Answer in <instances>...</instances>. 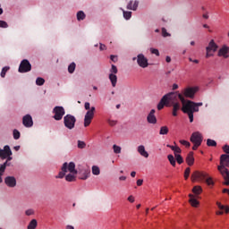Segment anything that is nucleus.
<instances>
[{
  "mask_svg": "<svg viewBox=\"0 0 229 229\" xmlns=\"http://www.w3.org/2000/svg\"><path fill=\"white\" fill-rule=\"evenodd\" d=\"M178 98V92H169L163 96L159 103L157 104V110H162L165 106H173V115L176 117L178 115V110H182L180 102H176Z\"/></svg>",
  "mask_w": 229,
  "mask_h": 229,
  "instance_id": "1",
  "label": "nucleus"
},
{
  "mask_svg": "<svg viewBox=\"0 0 229 229\" xmlns=\"http://www.w3.org/2000/svg\"><path fill=\"white\" fill-rule=\"evenodd\" d=\"M178 98L182 105V112L187 114L190 123H194V112H199V106H203V102L196 103L192 100H187L182 93H178Z\"/></svg>",
  "mask_w": 229,
  "mask_h": 229,
  "instance_id": "2",
  "label": "nucleus"
},
{
  "mask_svg": "<svg viewBox=\"0 0 229 229\" xmlns=\"http://www.w3.org/2000/svg\"><path fill=\"white\" fill-rule=\"evenodd\" d=\"M69 173L78 174L79 180H88V178H90V169L83 165H79L76 169L74 162L69 163Z\"/></svg>",
  "mask_w": 229,
  "mask_h": 229,
  "instance_id": "3",
  "label": "nucleus"
},
{
  "mask_svg": "<svg viewBox=\"0 0 229 229\" xmlns=\"http://www.w3.org/2000/svg\"><path fill=\"white\" fill-rule=\"evenodd\" d=\"M64 125L67 130H74V127L76 126V117L72 114L64 115Z\"/></svg>",
  "mask_w": 229,
  "mask_h": 229,
  "instance_id": "4",
  "label": "nucleus"
},
{
  "mask_svg": "<svg viewBox=\"0 0 229 229\" xmlns=\"http://www.w3.org/2000/svg\"><path fill=\"white\" fill-rule=\"evenodd\" d=\"M12 155H13V153L8 145H5L4 148H0V158L2 160L6 159L8 162H10L13 158L12 157Z\"/></svg>",
  "mask_w": 229,
  "mask_h": 229,
  "instance_id": "5",
  "label": "nucleus"
},
{
  "mask_svg": "<svg viewBox=\"0 0 229 229\" xmlns=\"http://www.w3.org/2000/svg\"><path fill=\"white\" fill-rule=\"evenodd\" d=\"M52 114H54L53 118L55 121H62L65 115V108H64V106H56L54 107Z\"/></svg>",
  "mask_w": 229,
  "mask_h": 229,
  "instance_id": "6",
  "label": "nucleus"
},
{
  "mask_svg": "<svg viewBox=\"0 0 229 229\" xmlns=\"http://www.w3.org/2000/svg\"><path fill=\"white\" fill-rule=\"evenodd\" d=\"M198 90H199V88L198 87H188L182 90V96L189 98L190 99H194V96H196Z\"/></svg>",
  "mask_w": 229,
  "mask_h": 229,
  "instance_id": "7",
  "label": "nucleus"
},
{
  "mask_svg": "<svg viewBox=\"0 0 229 229\" xmlns=\"http://www.w3.org/2000/svg\"><path fill=\"white\" fill-rule=\"evenodd\" d=\"M133 62L137 60V64L141 69H146L149 65V63H148V58L143 54H139L137 57L132 58Z\"/></svg>",
  "mask_w": 229,
  "mask_h": 229,
  "instance_id": "8",
  "label": "nucleus"
},
{
  "mask_svg": "<svg viewBox=\"0 0 229 229\" xmlns=\"http://www.w3.org/2000/svg\"><path fill=\"white\" fill-rule=\"evenodd\" d=\"M96 112V107L91 106V108L87 111L85 116H84V127L87 128L88 126H90V123H92V119H94V113Z\"/></svg>",
  "mask_w": 229,
  "mask_h": 229,
  "instance_id": "9",
  "label": "nucleus"
},
{
  "mask_svg": "<svg viewBox=\"0 0 229 229\" xmlns=\"http://www.w3.org/2000/svg\"><path fill=\"white\" fill-rule=\"evenodd\" d=\"M190 140L192 144H196V146H201L203 142V134L199 131H195L191 134Z\"/></svg>",
  "mask_w": 229,
  "mask_h": 229,
  "instance_id": "10",
  "label": "nucleus"
},
{
  "mask_svg": "<svg viewBox=\"0 0 229 229\" xmlns=\"http://www.w3.org/2000/svg\"><path fill=\"white\" fill-rule=\"evenodd\" d=\"M6 187H9V189H15L17 187V178L13 175H8L4 180Z\"/></svg>",
  "mask_w": 229,
  "mask_h": 229,
  "instance_id": "11",
  "label": "nucleus"
},
{
  "mask_svg": "<svg viewBox=\"0 0 229 229\" xmlns=\"http://www.w3.org/2000/svg\"><path fill=\"white\" fill-rule=\"evenodd\" d=\"M31 71V64L28 59H23L19 66V72H30Z\"/></svg>",
  "mask_w": 229,
  "mask_h": 229,
  "instance_id": "12",
  "label": "nucleus"
},
{
  "mask_svg": "<svg viewBox=\"0 0 229 229\" xmlns=\"http://www.w3.org/2000/svg\"><path fill=\"white\" fill-rule=\"evenodd\" d=\"M226 167H229V155L223 154L220 157V165L217 166V169H228Z\"/></svg>",
  "mask_w": 229,
  "mask_h": 229,
  "instance_id": "13",
  "label": "nucleus"
},
{
  "mask_svg": "<svg viewBox=\"0 0 229 229\" xmlns=\"http://www.w3.org/2000/svg\"><path fill=\"white\" fill-rule=\"evenodd\" d=\"M207 176H208V174L196 171L191 174V180L192 182H197V180L203 182V180H206Z\"/></svg>",
  "mask_w": 229,
  "mask_h": 229,
  "instance_id": "14",
  "label": "nucleus"
},
{
  "mask_svg": "<svg viewBox=\"0 0 229 229\" xmlns=\"http://www.w3.org/2000/svg\"><path fill=\"white\" fill-rule=\"evenodd\" d=\"M22 124L25 128H31L33 126V118L30 114H26L22 118Z\"/></svg>",
  "mask_w": 229,
  "mask_h": 229,
  "instance_id": "15",
  "label": "nucleus"
},
{
  "mask_svg": "<svg viewBox=\"0 0 229 229\" xmlns=\"http://www.w3.org/2000/svg\"><path fill=\"white\" fill-rule=\"evenodd\" d=\"M10 165H12V162L8 160L0 165V183H3V174H4L6 167H10Z\"/></svg>",
  "mask_w": 229,
  "mask_h": 229,
  "instance_id": "16",
  "label": "nucleus"
},
{
  "mask_svg": "<svg viewBox=\"0 0 229 229\" xmlns=\"http://www.w3.org/2000/svg\"><path fill=\"white\" fill-rule=\"evenodd\" d=\"M69 173V163L65 162L63 164L62 171L55 176V178H64L65 174Z\"/></svg>",
  "mask_w": 229,
  "mask_h": 229,
  "instance_id": "17",
  "label": "nucleus"
},
{
  "mask_svg": "<svg viewBox=\"0 0 229 229\" xmlns=\"http://www.w3.org/2000/svg\"><path fill=\"white\" fill-rule=\"evenodd\" d=\"M220 174H222L225 182L224 185H229V171L228 169H218Z\"/></svg>",
  "mask_w": 229,
  "mask_h": 229,
  "instance_id": "18",
  "label": "nucleus"
},
{
  "mask_svg": "<svg viewBox=\"0 0 229 229\" xmlns=\"http://www.w3.org/2000/svg\"><path fill=\"white\" fill-rule=\"evenodd\" d=\"M155 109L150 110L147 116V121L149 124H157V116H155Z\"/></svg>",
  "mask_w": 229,
  "mask_h": 229,
  "instance_id": "19",
  "label": "nucleus"
},
{
  "mask_svg": "<svg viewBox=\"0 0 229 229\" xmlns=\"http://www.w3.org/2000/svg\"><path fill=\"white\" fill-rule=\"evenodd\" d=\"M218 47H219L217 46V44H216V41H214V39H211L210 42L208 43V46L206 47V51H213V53H216Z\"/></svg>",
  "mask_w": 229,
  "mask_h": 229,
  "instance_id": "20",
  "label": "nucleus"
},
{
  "mask_svg": "<svg viewBox=\"0 0 229 229\" xmlns=\"http://www.w3.org/2000/svg\"><path fill=\"white\" fill-rule=\"evenodd\" d=\"M229 47L227 46H223L218 50V56H223L224 58H228Z\"/></svg>",
  "mask_w": 229,
  "mask_h": 229,
  "instance_id": "21",
  "label": "nucleus"
},
{
  "mask_svg": "<svg viewBox=\"0 0 229 229\" xmlns=\"http://www.w3.org/2000/svg\"><path fill=\"white\" fill-rule=\"evenodd\" d=\"M137 151L141 157H144V158H148L149 157V154L146 151V147H144V145L138 146Z\"/></svg>",
  "mask_w": 229,
  "mask_h": 229,
  "instance_id": "22",
  "label": "nucleus"
},
{
  "mask_svg": "<svg viewBox=\"0 0 229 229\" xmlns=\"http://www.w3.org/2000/svg\"><path fill=\"white\" fill-rule=\"evenodd\" d=\"M137 8H139V1L135 0L130 1L127 4V10H132L133 12L137 11Z\"/></svg>",
  "mask_w": 229,
  "mask_h": 229,
  "instance_id": "23",
  "label": "nucleus"
},
{
  "mask_svg": "<svg viewBox=\"0 0 229 229\" xmlns=\"http://www.w3.org/2000/svg\"><path fill=\"white\" fill-rule=\"evenodd\" d=\"M186 163L188 165H194V152H190L188 156L186 157Z\"/></svg>",
  "mask_w": 229,
  "mask_h": 229,
  "instance_id": "24",
  "label": "nucleus"
},
{
  "mask_svg": "<svg viewBox=\"0 0 229 229\" xmlns=\"http://www.w3.org/2000/svg\"><path fill=\"white\" fill-rule=\"evenodd\" d=\"M70 174L65 175L66 182H76V174L74 172H69Z\"/></svg>",
  "mask_w": 229,
  "mask_h": 229,
  "instance_id": "25",
  "label": "nucleus"
},
{
  "mask_svg": "<svg viewBox=\"0 0 229 229\" xmlns=\"http://www.w3.org/2000/svg\"><path fill=\"white\" fill-rule=\"evenodd\" d=\"M109 81L112 84V87H117V75L109 74Z\"/></svg>",
  "mask_w": 229,
  "mask_h": 229,
  "instance_id": "26",
  "label": "nucleus"
},
{
  "mask_svg": "<svg viewBox=\"0 0 229 229\" xmlns=\"http://www.w3.org/2000/svg\"><path fill=\"white\" fill-rule=\"evenodd\" d=\"M189 197L191 198L189 202L191 203V207H198V205H199V201L194 198V195L190 194Z\"/></svg>",
  "mask_w": 229,
  "mask_h": 229,
  "instance_id": "27",
  "label": "nucleus"
},
{
  "mask_svg": "<svg viewBox=\"0 0 229 229\" xmlns=\"http://www.w3.org/2000/svg\"><path fill=\"white\" fill-rule=\"evenodd\" d=\"M91 173L94 176H99L101 174V169H99V166L98 165H93L91 167Z\"/></svg>",
  "mask_w": 229,
  "mask_h": 229,
  "instance_id": "28",
  "label": "nucleus"
},
{
  "mask_svg": "<svg viewBox=\"0 0 229 229\" xmlns=\"http://www.w3.org/2000/svg\"><path fill=\"white\" fill-rule=\"evenodd\" d=\"M38 225V223L37 222V219H32L29 223L27 229H37Z\"/></svg>",
  "mask_w": 229,
  "mask_h": 229,
  "instance_id": "29",
  "label": "nucleus"
},
{
  "mask_svg": "<svg viewBox=\"0 0 229 229\" xmlns=\"http://www.w3.org/2000/svg\"><path fill=\"white\" fill-rule=\"evenodd\" d=\"M123 13V18L125 21H130L131 19V12L130 11H124V9L121 8Z\"/></svg>",
  "mask_w": 229,
  "mask_h": 229,
  "instance_id": "30",
  "label": "nucleus"
},
{
  "mask_svg": "<svg viewBox=\"0 0 229 229\" xmlns=\"http://www.w3.org/2000/svg\"><path fill=\"white\" fill-rule=\"evenodd\" d=\"M168 161L170 162L171 165H173V167L176 166V159L174 158V156L173 155H168L167 156Z\"/></svg>",
  "mask_w": 229,
  "mask_h": 229,
  "instance_id": "31",
  "label": "nucleus"
},
{
  "mask_svg": "<svg viewBox=\"0 0 229 229\" xmlns=\"http://www.w3.org/2000/svg\"><path fill=\"white\" fill-rule=\"evenodd\" d=\"M77 148L79 149H85L87 148V143L83 140H77Z\"/></svg>",
  "mask_w": 229,
  "mask_h": 229,
  "instance_id": "32",
  "label": "nucleus"
},
{
  "mask_svg": "<svg viewBox=\"0 0 229 229\" xmlns=\"http://www.w3.org/2000/svg\"><path fill=\"white\" fill-rule=\"evenodd\" d=\"M169 133V128L167 126H162L159 131V135H167Z\"/></svg>",
  "mask_w": 229,
  "mask_h": 229,
  "instance_id": "33",
  "label": "nucleus"
},
{
  "mask_svg": "<svg viewBox=\"0 0 229 229\" xmlns=\"http://www.w3.org/2000/svg\"><path fill=\"white\" fill-rule=\"evenodd\" d=\"M13 136L14 140H19L21 139V131H19L17 129H14L13 131Z\"/></svg>",
  "mask_w": 229,
  "mask_h": 229,
  "instance_id": "34",
  "label": "nucleus"
},
{
  "mask_svg": "<svg viewBox=\"0 0 229 229\" xmlns=\"http://www.w3.org/2000/svg\"><path fill=\"white\" fill-rule=\"evenodd\" d=\"M216 205H217L218 208H220V210H225V214L229 213L228 206H224L221 204V202H216Z\"/></svg>",
  "mask_w": 229,
  "mask_h": 229,
  "instance_id": "35",
  "label": "nucleus"
},
{
  "mask_svg": "<svg viewBox=\"0 0 229 229\" xmlns=\"http://www.w3.org/2000/svg\"><path fill=\"white\" fill-rule=\"evenodd\" d=\"M207 146L216 148L217 146V142L212 139H208L207 140Z\"/></svg>",
  "mask_w": 229,
  "mask_h": 229,
  "instance_id": "36",
  "label": "nucleus"
},
{
  "mask_svg": "<svg viewBox=\"0 0 229 229\" xmlns=\"http://www.w3.org/2000/svg\"><path fill=\"white\" fill-rule=\"evenodd\" d=\"M85 17H86V15L83 11H79L77 13V21H84Z\"/></svg>",
  "mask_w": 229,
  "mask_h": 229,
  "instance_id": "37",
  "label": "nucleus"
},
{
  "mask_svg": "<svg viewBox=\"0 0 229 229\" xmlns=\"http://www.w3.org/2000/svg\"><path fill=\"white\" fill-rule=\"evenodd\" d=\"M44 83H46V80H44V78L38 77L36 79V85H38V87H42V85H44Z\"/></svg>",
  "mask_w": 229,
  "mask_h": 229,
  "instance_id": "38",
  "label": "nucleus"
},
{
  "mask_svg": "<svg viewBox=\"0 0 229 229\" xmlns=\"http://www.w3.org/2000/svg\"><path fill=\"white\" fill-rule=\"evenodd\" d=\"M74 71H76V63H72L68 66V72H70V74H72V72H74Z\"/></svg>",
  "mask_w": 229,
  "mask_h": 229,
  "instance_id": "39",
  "label": "nucleus"
},
{
  "mask_svg": "<svg viewBox=\"0 0 229 229\" xmlns=\"http://www.w3.org/2000/svg\"><path fill=\"white\" fill-rule=\"evenodd\" d=\"M203 189L201 188V186H194L192 189V192L194 194H201Z\"/></svg>",
  "mask_w": 229,
  "mask_h": 229,
  "instance_id": "40",
  "label": "nucleus"
},
{
  "mask_svg": "<svg viewBox=\"0 0 229 229\" xmlns=\"http://www.w3.org/2000/svg\"><path fill=\"white\" fill-rule=\"evenodd\" d=\"M8 71H10V66L4 67L0 73L1 78H4V76H6V72H8Z\"/></svg>",
  "mask_w": 229,
  "mask_h": 229,
  "instance_id": "41",
  "label": "nucleus"
},
{
  "mask_svg": "<svg viewBox=\"0 0 229 229\" xmlns=\"http://www.w3.org/2000/svg\"><path fill=\"white\" fill-rule=\"evenodd\" d=\"M109 72H110L109 74L116 75L118 72L117 66H115V64H112L111 69L109 70Z\"/></svg>",
  "mask_w": 229,
  "mask_h": 229,
  "instance_id": "42",
  "label": "nucleus"
},
{
  "mask_svg": "<svg viewBox=\"0 0 229 229\" xmlns=\"http://www.w3.org/2000/svg\"><path fill=\"white\" fill-rule=\"evenodd\" d=\"M113 149H114V153H115V155H119L122 151V148L120 146L117 145H113Z\"/></svg>",
  "mask_w": 229,
  "mask_h": 229,
  "instance_id": "43",
  "label": "nucleus"
},
{
  "mask_svg": "<svg viewBox=\"0 0 229 229\" xmlns=\"http://www.w3.org/2000/svg\"><path fill=\"white\" fill-rule=\"evenodd\" d=\"M161 31L162 37H164L165 38L167 37H171V33L167 32V30L165 28H162Z\"/></svg>",
  "mask_w": 229,
  "mask_h": 229,
  "instance_id": "44",
  "label": "nucleus"
},
{
  "mask_svg": "<svg viewBox=\"0 0 229 229\" xmlns=\"http://www.w3.org/2000/svg\"><path fill=\"white\" fill-rule=\"evenodd\" d=\"M175 159L178 164H183V157H182V155L175 154Z\"/></svg>",
  "mask_w": 229,
  "mask_h": 229,
  "instance_id": "45",
  "label": "nucleus"
},
{
  "mask_svg": "<svg viewBox=\"0 0 229 229\" xmlns=\"http://www.w3.org/2000/svg\"><path fill=\"white\" fill-rule=\"evenodd\" d=\"M25 215L35 216V210L33 208H29V209L25 210Z\"/></svg>",
  "mask_w": 229,
  "mask_h": 229,
  "instance_id": "46",
  "label": "nucleus"
},
{
  "mask_svg": "<svg viewBox=\"0 0 229 229\" xmlns=\"http://www.w3.org/2000/svg\"><path fill=\"white\" fill-rule=\"evenodd\" d=\"M180 144H182V146H185L186 148H191V142L185 140H181Z\"/></svg>",
  "mask_w": 229,
  "mask_h": 229,
  "instance_id": "47",
  "label": "nucleus"
},
{
  "mask_svg": "<svg viewBox=\"0 0 229 229\" xmlns=\"http://www.w3.org/2000/svg\"><path fill=\"white\" fill-rule=\"evenodd\" d=\"M150 53L156 55V56H160V52L157 48H150Z\"/></svg>",
  "mask_w": 229,
  "mask_h": 229,
  "instance_id": "48",
  "label": "nucleus"
},
{
  "mask_svg": "<svg viewBox=\"0 0 229 229\" xmlns=\"http://www.w3.org/2000/svg\"><path fill=\"white\" fill-rule=\"evenodd\" d=\"M189 174H191V168L187 167L184 171V178L185 180H188Z\"/></svg>",
  "mask_w": 229,
  "mask_h": 229,
  "instance_id": "49",
  "label": "nucleus"
},
{
  "mask_svg": "<svg viewBox=\"0 0 229 229\" xmlns=\"http://www.w3.org/2000/svg\"><path fill=\"white\" fill-rule=\"evenodd\" d=\"M206 183L208 185H214V181L212 180V177H206Z\"/></svg>",
  "mask_w": 229,
  "mask_h": 229,
  "instance_id": "50",
  "label": "nucleus"
},
{
  "mask_svg": "<svg viewBox=\"0 0 229 229\" xmlns=\"http://www.w3.org/2000/svg\"><path fill=\"white\" fill-rule=\"evenodd\" d=\"M174 157H176V155H178V153H182V148H180V147L176 146L174 150Z\"/></svg>",
  "mask_w": 229,
  "mask_h": 229,
  "instance_id": "51",
  "label": "nucleus"
},
{
  "mask_svg": "<svg viewBox=\"0 0 229 229\" xmlns=\"http://www.w3.org/2000/svg\"><path fill=\"white\" fill-rule=\"evenodd\" d=\"M0 28H8V23L0 20Z\"/></svg>",
  "mask_w": 229,
  "mask_h": 229,
  "instance_id": "52",
  "label": "nucleus"
},
{
  "mask_svg": "<svg viewBox=\"0 0 229 229\" xmlns=\"http://www.w3.org/2000/svg\"><path fill=\"white\" fill-rule=\"evenodd\" d=\"M99 50L100 51H106V45L103 43H99Z\"/></svg>",
  "mask_w": 229,
  "mask_h": 229,
  "instance_id": "53",
  "label": "nucleus"
},
{
  "mask_svg": "<svg viewBox=\"0 0 229 229\" xmlns=\"http://www.w3.org/2000/svg\"><path fill=\"white\" fill-rule=\"evenodd\" d=\"M223 150L225 151V153H226V155H229V145H225L223 147Z\"/></svg>",
  "mask_w": 229,
  "mask_h": 229,
  "instance_id": "54",
  "label": "nucleus"
},
{
  "mask_svg": "<svg viewBox=\"0 0 229 229\" xmlns=\"http://www.w3.org/2000/svg\"><path fill=\"white\" fill-rule=\"evenodd\" d=\"M127 199L130 203L135 202V197H133V195L129 196Z\"/></svg>",
  "mask_w": 229,
  "mask_h": 229,
  "instance_id": "55",
  "label": "nucleus"
},
{
  "mask_svg": "<svg viewBox=\"0 0 229 229\" xmlns=\"http://www.w3.org/2000/svg\"><path fill=\"white\" fill-rule=\"evenodd\" d=\"M108 124L110 126H115L117 124V121H114V120H109L108 121Z\"/></svg>",
  "mask_w": 229,
  "mask_h": 229,
  "instance_id": "56",
  "label": "nucleus"
},
{
  "mask_svg": "<svg viewBox=\"0 0 229 229\" xmlns=\"http://www.w3.org/2000/svg\"><path fill=\"white\" fill-rule=\"evenodd\" d=\"M84 108H85V110H90V108H92V107H90V103H89V102H86L85 104H84Z\"/></svg>",
  "mask_w": 229,
  "mask_h": 229,
  "instance_id": "57",
  "label": "nucleus"
},
{
  "mask_svg": "<svg viewBox=\"0 0 229 229\" xmlns=\"http://www.w3.org/2000/svg\"><path fill=\"white\" fill-rule=\"evenodd\" d=\"M110 59L112 60V62H117V55H110Z\"/></svg>",
  "mask_w": 229,
  "mask_h": 229,
  "instance_id": "58",
  "label": "nucleus"
},
{
  "mask_svg": "<svg viewBox=\"0 0 229 229\" xmlns=\"http://www.w3.org/2000/svg\"><path fill=\"white\" fill-rule=\"evenodd\" d=\"M210 56H214V54H212L210 51H207L206 58H210Z\"/></svg>",
  "mask_w": 229,
  "mask_h": 229,
  "instance_id": "59",
  "label": "nucleus"
},
{
  "mask_svg": "<svg viewBox=\"0 0 229 229\" xmlns=\"http://www.w3.org/2000/svg\"><path fill=\"white\" fill-rule=\"evenodd\" d=\"M142 183H144V181L142 179H140L137 181L138 187H140V185H142Z\"/></svg>",
  "mask_w": 229,
  "mask_h": 229,
  "instance_id": "60",
  "label": "nucleus"
},
{
  "mask_svg": "<svg viewBox=\"0 0 229 229\" xmlns=\"http://www.w3.org/2000/svg\"><path fill=\"white\" fill-rule=\"evenodd\" d=\"M165 62H166L167 64H171V56L167 55V56L165 57Z\"/></svg>",
  "mask_w": 229,
  "mask_h": 229,
  "instance_id": "61",
  "label": "nucleus"
},
{
  "mask_svg": "<svg viewBox=\"0 0 229 229\" xmlns=\"http://www.w3.org/2000/svg\"><path fill=\"white\" fill-rule=\"evenodd\" d=\"M167 148H170V149H172V151H174V149L176 148V146H173V145H166Z\"/></svg>",
  "mask_w": 229,
  "mask_h": 229,
  "instance_id": "62",
  "label": "nucleus"
},
{
  "mask_svg": "<svg viewBox=\"0 0 229 229\" xmlns=\"http://www.w3.org/2000/svg\"><path fill=\"white\" fill-rule=\"evenodd\" d=\"M199 146H201V145L193 144L192 149H193L194 151H196V149H198V148H199Z\"/></svg>",
  "mask_w": 229,
  "mask_h": 229,
  "instance_id": "63",
  "label": "nucleus"
},
{
  "mask_svg": "<svg viewBox=\"0 0 229 229\" xmlns=\"http://www.w3.org/2000/svg\"><path fill=\"white\" fill-rule=\"evenodd\" d=\"M66 229H74V226L68 225H66Z\"/></svg>",
  "mask_w": 229,
  "mask_h": 229,
  "instance_id": "64",
  "label": "nucleus"
}]
</instances>
